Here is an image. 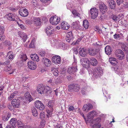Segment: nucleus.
<instances>
[{
	"mask_svg": "<svg viewBox=\"0 0 128 128\" xmlns=\"http://www.w3.org/2000/svg\"><path fill=\"white\" fill-rule=\"evenodd\" d=\"M54 74L56 76H58V71L57 69L54 70L53 72Z\"/></svg>",
	"mask_w": 128,
	"mask_h": 128,
	"instance_id": "5fc2aeb1",
	"label": "nucleus"
},
{
	"mask_svg": "<svg viewBox=\"0 0 128 128\" xmlns=\"http://www.w3.org/2000/svg\"><path fill=\"white\" fill-rule=\"evenodd\" d=\"M48 83H50L52 85H53V84L54 82V81L52 79H50L48 81Z\"/></svg>",
	"mask_w": 128,
	"mask_h": 128,
	"instance_id": "680f3d73",
	"label": "nucleus"
},
{
	"mask_svg": "<svg viewBox=\"0 0 128 128\" xmlns=\"http://www.w3.org/2000/svg\"><path fill=\"white\" fill-rule=\"evenodd\" d=\"M17 120L14 118H12L10 121V125L13 128H15L16 126Z\"/></svg>",
	"mask_w": 128,
	"mask_h": 128,
	"instance_id": "cd10ccee",
	"label": "nucleus"
},
{
	"mask_svg": "<svg viewBox=\"0 0 128 128\" xmlns=\"http://www.w3.org/2000/svg\"><path fill=\"white\" fill-rule=\"evenodd\" d=\"M68 88V90L70 91L77 92L79 90L80 87V86L77 84H73L70 85Z\"/></svg>",
	"mask_w": 128,
	"mask_h": 128,
	"instance_id": "423d86ee",
	"label": "nucleus"
},
{
	"mask_svg": "<svg viewBox=\"0 0 128 128\" xmlns=\"http://www.w3.org/2000/svg\"><path fill=\"white\" fill-rule=\"evenodd\" d=\"M108 2L109 3V6L111 9H114L116 7V2L112 0H109Z\"/></svg>",
	"mask_w": 128,
	"mask_h": 128,
	"instance_id": "bb28decb",
	"label": "nucleus"
},
{
	"mask_svg": "<svg viewBox=\"0 0 128 128\" xmlns=\"http://www.w3.org/2000/svg\"><path fill=\"white\" fill-rule=\"evenodd\" d=\"M60 18L56 16H52L50 19V23L53 25H56L60 22Z\"/></svg>",
	"mask_w": 128,
	"mask_h": 128,
	"instance_id": "0eeeda50",
	"label": "nucleus"
},
{
	"mask_svg": "<svg viewBox=\"0 0 128 128\" xmlns=\"http://www.w3.org/2000/svg\"><path fill=\"white\" fill-rule=\"evenodd\" d=\"M114 69L115 72L120 76L123 74L122 69L120 67L118 66H115L114 68Z\"/></svg>",
	"mask_w": 128,
	"mask_h": 128,
	"instance_id": "2eb2a0df",
	"label": "nucleus"
},
{
	"mask_svg": "<svg viewBox=\"0 0 128 128\" xmlns=\"http://www.w3.org/2000/svg\"><path fill=\"white\" fill-rule=\"evenodd\" d=\"M74 62L72 64V66L71 67H69L67 70L69 74L73 73L74 72H76L78 70L76 68L77 67L76 65L77 60H76L75 59L74 56Z\"/></svg>",
	"mask_w": 128,
	"mask_h": 128,
	"instance_id": "39448f33",
	"label": "nucleus"
},
{
	"mask_svg": "<svg viewBox=\"0 0 128 128\" xmlns=\"http://www.w3.org/2000/svg\"><path fill=\"white\" fill-rule=\"evenodd\" d=\"M31 111L33 115L35 116H37L38 114V113L37 110L35 107H32L31 109Z\"/></svg>",
	"mask_w": 128,
	"mask_h": 128,
	"instance_id": "c9c22d12",
	"label": "nucleus"
},
{
	"mask_svg": "<svg viewBox=\"0 0 128 128\" xmlns=\"http://www.w3.org/2000/svg\"><path fill=\"white\" fill-rule=\"evenodd\" d=\"M0 31H1V33L3 34L4 31V26H0Z\"/></svg>",
	"mask_w": 128,
	"mask_h": 128,
	"instance_id": "6e6d98bb",
	"label": "nucleus"
},
{
	"mask_svg": "<svg viewBox=\"0 0 128 128\" xmlns=\"http://www.w3.org/2000/svg\"><path fill=\"white\" fill-rule=\"evenodd\" d=\"M2 34H0V40H2L4 39L5 36Z\"/></svg>",
	"mask_w": 128,
	"mask_h": 128,
	"instance_id": "69168bd1",
	"label": "nucleus"
},
{
	"mask_svg": "<svg viewBox=\"0 0 128 128\" xmlns=\"http://www.w3.org/2000/svg\"><path fill=\"white\" fill-rule=\"evenodd\" d=\"M92 107V105L90 104H85L82 108V110L84 111H88L90 110Z\"/></svg>",
	"mask_w": 128,
	"mask_h": 128,
	"instance_id": "5701e85b",
	"label": "nucleus"
},
{
	"mask_svg": "<svg viewBox=\"0 0 128 128\" xmlns=\"http://www.w3.org/2000/svg\"><path fill=\"white\" fill-rule=\"evenodd\" d=\"M4 44L6 46H10L11 44V43L9 41L6 40L5 41Z\"/></svg>",
	"mask_w": 128,
	"mask_h": 128,
	"instance_id": "3c124183",
	"label": "nucleus"
},
{
	"mask_svg": "<svg viewBox=\"0 0 128 128\" xmlns=\"http://www.w3.org/2000/svg\"><path fill=\"white\" fill-rule=\"evenodd\" d=\"M123 2V0H116L117 3L118 5H120Z\"/></svg>",
	"mask_w": 128,
	"mask_h": 128,
	"instance_id": "e2e57ef3",
	"label": "nucleus"
},
{
	"mask_svg": "<svg viewBox=\"0 0 128 128\" xmlns=\"http://www.w3.org/2000/svg\"><path fill=\"white\" fill-rule=\"evenodd\" d=\"M17 93V92L15 91L11 94L10 96L8 98V100H11L14 96H16Z\"/></svg>",
	"mask_w": 128,
	"mask_h": 128,
	"instance_id": "a19ab883",
	"label": "nucleus"
},
{
	"mask_svg": "<svg viewBox=\"0 0 128 128\" xmlns=\"http://www.w3.org/2000/svg\"><path fill=\"white\" fill-rule=\"evenodd\" d=\"M6 17L7 19L11 21H16V16L15 15L12 13H9L6 15Z\"/></svg>",
	"mask_w": 128,
	"mask_h": 128,
	"instance_id": "aec40b11",
	"label": "nucleus"
},
{
	"mask_svg": "<svg viewBox=\"0 0 128 128\" xmlns=\"http://www.w3.org/2000/svg\"><path fill=\"white\" fill-rule=\"evenodd\" d=\"M103 71L102 69L100 67H98L93 70V74L94 76L97 78L100 77L102 74Z\"/></svg>",
	"mask_w": 128,
	"mask_h": 128,
	"instance_id": "7ed1b4c3",
	"label": "nucleus"
},
{
	"mask_svg": "<svg viewBox=\"0 0 128 128\" xmlns=\"http://www.w3.org/2000/svg\"><path fill=\"white\" fill-rule=\"evenodd\" d=\"M46 31L48 35H50L53 33L54 30L52 26H49L46 28Z\"/></svg>",
	"mask_w": 128,
	"mask_h": 128,
	"instance_id": "412c9836",
	"label": "nucleus"
},
{
	"mask_svg": "<svg viewBox=\"0 0 128 128\" xmlns=\"http://www.w3.org/2000/svg\"><path fill=\"white\" fill-rule=\"evenodd\" d=\"M97 114V112L95 110L92 111L88 114L86 123H90L92 128H100L101 126L100 124L99 123L100 120V118H97L95 120L93 119V118Z\"/></svg>",
	"mask_w": 128,
	"mask_h": 128,
	"instance_id": "f257e3e1",
	"label": "nucleus"
},
{
	"mask_svg": "<svg viewBox=\"0 0 128 128\" xmlns=\"http://www.w3.org/2000/svg\"><path fill=\"white\" fill-rule=\"evenodd\" d=\"M79 53L80 55L82 56H85L86 55V49L84 48H80Z\"/></svg>",
	"mask_w": 128,
	"mask_h": 128,
	"instance_id": "c85d7f7f",
	"label": "nucleus"
},
{
	"mask_svg": "<svg viewBox=\"0 0 128 128\" xmlns=\"http://www.w3.org/2000/svg\"><path fill=\"white\" fill-rule=\"evenodd\" d=\"M39 54L42 56H43L45 55V52L43 51H41L39 52Z\"/></svg>",
	"mask_w": 128,
	"mask_h": 128,
	"instance_id": "bf43d9fd",
	"label": "nucleus"
},
{
	"mask_svg": "<svg viewBox=\"0 0 128 128\" xmlns=\"http://www.w3.org/2000/svg\"><path fill=\"white\" fill-rule=\"evenodd\" d=\"M54 104V101L53 100L50 101L48 104V106L50 108H52Z\"/></svg>",
	"mask_w": 128,
	"mask_h": 128,
	"instance_id": "a18cd8bd",
	"label": "nucleus"
},
{
	"mask_svg": "<svg viewBox=\"0 0 128 128\" xmlns=\"http://www.w3.org/2000/svg\"><path fill=\"white\" fill-rule=\"evenodd\" d=\"M32 6L34 7H36L37 6V2L36 1L32 2Z\"/></svg>",
	"mask_w": 128,
	"mask_h": 128,
	"instance_id": "338daca9",
	"label": "nucleus"
},
{
	"mask_svg": "<svg viewBox=\"0 0 128 128\" xmlns=\"http://www.w3.org/2000/svg\"><path fill=\"white\" fill-rule=\"evenodd\" d=\"M18 35L22 39V40L24 42L26 41L28 38L27 35L25 33L20 31L18 32Z\"/></svg>",
	"mask_w": 128,
	"mask_h": 128,
	"instance_id": "dca6fc26",
	"label": "nucleus"
},
{
	"mask_svg": "<svg viewBox=\"0 0 128 128\" xmlns=\"http://www.w3.org/2000/svg\"><path fill=\"white\" fill-rule=\"evenodd\" d=\"M19 58L21 60L20 62V63L22 62H23L26 61L27 59V56L26 54H22L20 55Z\"/></svg>",
	"mask_w": 128,
	"mask_h": 128,
	"instance_id": "2f4dec72",
	"label": "nucleus"
},
{
	"mask_svg": "<svg viewBox=\"0 0 128 128\" xmlns=\"http://www.w3.org/2000/svg\"><path fill=\"white\" fill-rule=\"evenodd\" d=\"M99 8L100 11L103 14L106 12L107 10V6L103 3H101L100 4Z\"/></svg>",
	"mask_w": 128,
	"mask_h": 128,
	"instance_id": "ddd939ff",
	"label": "nucleus"
},
{
	"mask_svg": "<svg viewBox=\"0 0 128 128\" xmlns=\"http://www.w3.org/2000/svg\"><path fill=\"white\" fill-rule=\"evenodd\" d=\"M61 58L59 56L56 55L54 56L52 58V62L56 64H59L61 62Z\"/></svg>",
	"mask_w": 128,
	"mask_h": 128,
	"instance_id": "f8f14e48",
	"label": "nucleus"
},
{
	"mask_svg": "<svg viewBox=\"0 0 128 128\" xmlns=\"http://www.w3.org/2000/svg\"><path fill=\"white\" fill-rule=\"evenodd\" d=\"M30 57L31 59L34 61L38 62L39 60L38 56L36 54H31L30 55Z\"/></svg>",
	"mask_w": 128,
	"mask_h": 128,
	"instance_id": "473e14b6",
	"label": "nucleus"
},
{
	"mask_svg": "<svg viewBox=\"0 0 128 128\" xmlns=\"http://www.w3.org/2000/svg\"><path fill=\"white\" fill-rule=\"evenodd\" d=\"M11 115L10 113H8L7 114L3 116L2 120L4 121H7L10 116Z\"/></svg>",
	"mask_w": 128,
	"mask_h": 128,
	"instance_id": "58836bf2",
	"label": "nucleus"
},
{
	"mask_svg": "<svg viewBox=\"0 0 128 128\" xmlns=\"http://www.w3.org/2000/svg\"><path fill=\"white\" fill-rule=\"evenodd\" d=\"M36 40V39L35 38H33L30 44L29 47L30 48H33L35 46V43Z\"/></svg>",
	"mask_w": 128,
	"mask_h": 128,
	"instance_id": "ea45409f",
	"label": "nucleus"
},
{
	"mask_svg": "<svg viewBox=\"0 0 128 128\" xmlns=\"http://www.w3.org/2000/svg\"><path fill=\"white\" fill-rule=\"evenodd\" d=\"M11 52H9L7 54V56L10 59H12L14 57V56Z\"/></svg>",
	"mask_w": 128,
	"mask_h": 128,
	"instance_id": "c03bdc74",
	"label": "nucleus"
},
{
	"mask_svg": "<svg viewBox=\"0 0 128 128\" xmlns=\"http://www.w3.org/2000/svg\"><path fill=\"white\" fill-rule=\"evenodd\" d=\"M33 21L37 26H40L41 24V20L39 18L34 17Z\"/></svg>",
	"mask_w": 128,
	"mask_h": 128,
	"instance_id": "393cba45",
	"label": "nucleus"
},
{
	"mask_svg": "<svg viewBox=\"0 0 128 128\" xmlns=\"http://www.w3.org/2000/svg\"><path fill=\"white\" fill-rule=\"evenodd\" d=\"M4 88V86L0 84V95L3 93Z\"/></svg>",
	"mask_w": 128,
	"mask_h": 128,
	"instance_id": "864d4df0",
	"label": "nucleus"
},
{
	"mask_svg": "<svg viewBox=\"0 0 128 128\" xmlns=\"http://www.w3.org/2000/svg\"><path fill=\"white\" fill-rule=\"evenodd\" d=\"M70 27V25L66 22H62L61 25V28L63 30H67Z\"/></svg>",
	"mask_w": 128,
	"mask_h": 128,
	"instance_id": "b1692460",
	"label": "nucleus"
},
{
	"mask_svg": "<svg viewBox=\"0 0 128 128\" xmlns=\"http://www.w3.org/2000/svg\"><path fill=\"white\" fill-rule=\"evenodd\" d=\"M82 38H78L76 41L75 42L73 43V45H77L78 44L79 42L82 40Z\"/></svg>",
	"mask_w": 128,
	"mask_h": 128,
	"instance_id": "603ef678",
	"label": "nucleus"
},
{
	"mask_svg": "<svg viewBox=\"0 0 128 128\" xmlns=\"http://www.w3.org/2000/svg\"><path fill=\"white\" fill-rule=\"evenodd\" d=\"M115 55L120 60L123 59L124 56L123 52L120 49L116 51Z\"/></svg>",
	"mask_w": 128,
	"mask_h": 128,
	"instance_id": "6e6552de",
	"label": "nucleus"
},
{
	"mask_svg": "<svg viewBox=\"0 0 128 128\" xmlns=\"http://www.w3.org/2000/svg\"><path fill=\"white\" fill-rule=\"evenodd\" d=\"M80 25L79 23L76 22H74L72 26V28L76 30L80 29Z\"/></svg>",
	"mask_w": 128,
	"mask_h": 128,
	"instance_id": "72a5a7b5",
	"label": "nucleus"
},
{
	"mask_svg": "<svg viewBox=\"0 0 128 128\" xmlns=\"http://www.w3.org/2000/svg\"><path fill=\"white\" fill-rule=\"evenodd\" d=\"M98 10L95 8H92L88 12L89 15L93 19H95L98 16Z\"/></svg>",
	"mask_w": 128,
	"mask_h": 128,
	"instance_id": "20e7f679",
	"label": "nucleus"
},
{
	"mask_svg": "<svg viewBox=\"0 0 128 128\" xmlns=\"http://www.w3.org/2000/svg\"><path fill=\"white\" fill-rule=\"evenodd\" d=\"M109 60L110 62H112V61H113L114 60H116V59L114 58H111L109 59Z\"/></svg>",
	"mask_w": 128,
	"mask_h": 128,
	"instance_id": "774afa93",
	"label": "nucleus"
},
{
	"mask_svg": "<svg viewBox=\"0 0 128 128\" xmlns=\"http://www.w3.org/2000/svg\"><path fill=\"white\" fill-rule=\"evenodd\" d=\"M95 30L98 33L100 34L102 32L101 30L99 29L98 27H96L95 29Z\"/></svg>",
	"mask_w": 128,
	"mask_h": 128,
	"instance_id": "13d9d810",
	"label": "nucleus"
},
{
	"mask_svg": "<svg viewBox=\"0 0 128 128\" xmlns=\"http://www.w3.org/2000/svg\"><path fill=\"white\" fill-rule=\"evenodd\" d=\"M9 9L10 10L13 11L15 12L18 10V9L17 8H16L14 7H11L9 8Z\"/></svg>",
	"mask_w": 128,
	"mask_h": 128,
	"instance_id": "052dcab7",
	"label": "nucleus"
},
{
	"mask_svg": "<svg viewBox=\"0 0 128 128\" xmlns=\"http://www.w3.org/2000/svg\"><path fill=\"white\" fill-rule=\"evenodd\" d=\"M78 113H80L81 115L82 116V117H83V118H84V119L85 120V122H86V118H85V117L84 114H83L82 112H81V111H80V109L79 108H78Z\"/></svg>",
	"mask_w": 128,
	"mask_h": 128,
	"instance_id": "09e8293b",
	"label": "nucleus"
},
{
	"mask_svg": "<svg viewBox=\"0 0 128 128\" xmlns=\"http://www.w3.org/2000/svg\"><path fill=\"white\" fill-rule=\"evenodd\" d=\"M105 51L107 55H110L112 51L111 48L109 46H107L105 48Z\"/></svg>",
	"mask_w": 128,
	"mask_h": 128,
	"instance_id": "c756f323",
	"label": "nucleus"
},
{
	"mask_svg": "<svg viewBox=\"0 0 128 128\" xmlns=\"http://www.w3.org/2000/svg\"><path fill=\"white\" fill-rule=\"evenodd\" d=\"M42 61L44 64L46 66H50L51 64V61L49 59L46 58H42Z\"/></svg>",
	"mask_w": 128,
	"mask_h": 128,
	"instance_id": "f3484780",
	"label": "nucleus"
},
{
	"mask_svg": "<svg viewBox=\"0 0 128 128\" xmlns=\"http://www.w3.org/2000/svg\"><path fill=\"white\" fill-rule=\"evenodd\" d=\"M52 109L51 110H46V111L47 114H46V116L48 118H49V117L51 116L52 114Z\"/></svg>",
	"mask_w": 128,
	"mask_h": 128,
	"instance_id": "37998d69",
	"label": "nucleus"
},
{
	"mask_svg": "<svg viewBox=\"0 0 128 128\" xmlns=\"http://www.w3.org/2000/svg\"><path fill=\"white\" fill-rule=\"evenodd\" d=\"M73 36L72 32H70L66 34V40L68 42H71L73 39Z\"/></svg>",
	"mask_w": 128,
	"mask_h": 128,
	"instance_id": "6ab92c4d",
	"label": "nucleus"
},
{
	"mask_svg": "<svg viewBox=\"0 0 128 128\" xmlns=\"http://www.w3.org/2000/svg\"><path fill=\"white\" fill-rule=\"evenodd\" d=\"M83 25L86 29L88 28L89 26V23L88 20H84L83 22Z\"/></svg>",
	"mask_w": 128,
	"mask_h": 128,
	"instance_id": "e433bc0d",
	"label": "nucleus"
},
{
	"mask_svg": "<svg viewBox=\"0 0 128 128\" xmlns=\"http://www.w3.org/2000/svg\"><path fill=\"white\" fill-rule=\"evenodd\" d=\"M65 44L62 42H60L57 46L58 48H61L63 49H64L65 48Z\"/></svg>",
	"mask_w": 128,
	"mask_h": 128,
	"instance_id": "79ce46f5",
	"label": "nucleus"
},
{
	"mask_svg": "<svg viewBox=\"0 0 128 128\" xmlns=\"http://www.w3.org/2000/svg\"><path fill=\"white\" fill-rule=\"evenodd\" d=\"M24 96L27 101H28V102H30L32 100L33 98L28 92H27L26 93L24 94Z\"/></svg>",
	"mask_w": 128,
	"mask_h": 128,
	"instance_id": "a878e982",
	"label": "nucleus"
},
{
	"mask_svg": "<svg viewBox=\"0 0 128 128\" xmlns=\"http://www.w3.org/2000/svg\"><path fill=\"white\" fill-rule=\"evenodd\" d=\"M11 66L9 65L5 67L4 70L6 71L9 72H8L9 74H12L14 71V69H11Z\"/></svg>",
	"mask_w": 128,
	"mask_h": 128,
	"instance_id": "7c9ffc66",
	"label": "nucleus"
},
{
	"mask_svg": "<svg viewBox=\"0 0 128 128\" xmlns=\"http://www.w3.org/2000/svg\"><path fill=\"white\" fill-rule=\"evenodd\" d=\"M90 62L91 64L93 66H96L98 64V62L94 58H91Z\"/></svg>",
	"mask_w": 128,
	"mask_h": 128,
	"instance_id": "4c0bfd02",
	"label": "nucleus"
},
{
	"mask_svg": "<svg viewBox=\"0 0 128 128\" xmlns=\"http://www.w3.org/2000/svg\"><path fill=\"white\" fill-rule=\"evenodd\" d=\"M80 62L81 64L84 67H86V66H89V61L87 58H81L80 60Z\"/></svg>",
	"mask_w": 128,
	"mask_h": 128,
	"instance_id": "9b49d317",
	"label": "nucleus"
},
{
	"mask_svg": "<svg viewBox=\"0 0 128 128\" xmlns=\"http://www.w3.org/2000/svg\"><path fill=\"white\" fill-rule=\"evenodd\" d=\"M51 88L48 86H44L41 84L39 85L37 88L38 92L40 94L50 93Z\"/></svg>",
	"mask_w": 128,
	"mask_h": 128,
	"instance_id": "f03ea898",
	"label": "nucleus"
},
{
	"mask_svg": "<svg viewBox=\"0 0 128 128\" xmlns=\"http://www.w3.org/2000/svg\"><path fill=\"white\" fill-rule=\"evenodd\" d=\"M35 105L36 107L40 110H43L45 108L43 104L40 101L38 100L35 102Z\"/></svg>",
	"mask_w": 128,
	"mask_h": 128,
	"instance_id": "1a4fd4ad",
	"label": "nucleus"
},
{
	"mask_svg": "<svg viewBox=\"0 0 128 128\" xmlns=\"http://www.w3.org/2000/svg\"><path fill=\"white\" fill-rule=\"evenodd\" d=\"M123 50H124L126 52H128V47L126 46H124V47L123 48Z\"/></svg>",
	"mask_w": 128,
	"mask_h": 128,
	"instance_id": "0e129e2a",
	"label": "nucleus"
},
{
	"mask_svg": "<svg viewBox=\"0 0 128 128\" xmlns=\"http://www.w3.org/2000/svg\"><path fill=\"white\" fill-rule=\"evenodd\" d=\"M98 52V50L96 48H90L88 50L89 54L92 56H94Z\"/></svg>",
	"mask_w": 128,
	"mask_h": 128,
	"instance_id": "a211bd4d",
	"label": "nucleus"
},
{
	"mask_svg": "<svg viewBox=\"0 0 128 128\" xmlns=\"http://www.w3.org/2000/svg\"><path fill=\"white\" fill-rule=\"evenodd\" d=\"M20 15L22 16H26L28 14V10L26 8H22L19 11Z\"/></svg>",
	"mask_w": 128,
	"mask_h": 128,
	"instance_id": "9d476101",
	"label": "nucleus"
},
{
	"mask_svg": "<svg viewBox=\"0 0 128 128\" xmlns=\"http://www.w3.org/2000/svg\"><path fill=\"white\" fill-rule=\"evenodd\" d=\"M11 104L13 107L18 108L20 105V100L16 99H13L12 102Z\"/></svg>",
	"mask_w": 128,
	"mask_h": 128,
	"instance_id": "4be33fe9",
	"label": "nucleus"
},
{
	"mask_svg": "<svg viewBox=\"0 0 128 128\" xmlns=\"http://www.w3.org/2000/svg\"><path fill=\"white\" fill-rule=\"evenodd\" d=\"M45 121L44 120H42L40 122V125L39 126V128H43L44 126Z\"/></svg>",
	"mask_w": 128,
	"mask_h": 128,
	"instance_id": "49530a36",
	"label": "nucleus"
},
{
	"mask_svg": "<svg viewBox=\"0 0 128 128\" xmlns=\"http://www.w3.org/2000/svg\"><path fill=\"white\" fill-rule=\"evenodd\" d=\"M28 67L30 69L34 70L36 68V64L33 61H29L28 62Z\"/></svg>",
	"mask_w": 128,
	"mask_h": 128,
	"instance_id": "4468645a",
	"label": "nucleus"
},
{
	"mask_svg": "<svg viewBox=\"0 0 128 128\" xmlns=\"http://www.w3.org/2000/svg\"><path fill=\"white\" fill-rule=\"evenodd\" d=\"M72 14L74 16H80V14L77 12L76 11V10H72Z\"/></svg>",
	"mask_w": 128,
	"mask_h": 128,
	"instance_id": "de8ad7c7",
	"label": "nucleus"
},
{
	"mask_svg": "<svg viewBox=\"0 0 128 128\" xmlns=\"http://www.w3.org/2000/svg\"><path fill=\"white\" fill-rule=\"evenodd\" d=\"M103 94H104L106 98L108 97L110 98V95L109 94H108V92L107 91L105 90H103Z\"/></svg>",
	"mask_w": 128,
	"mask_h": 128,
	"instance_id": "8fccbe9b",
	"label": "nucleus"
},
{
	"mask_svg": "<svg viewBox=\"0 0 128 128\" xmlns=\"http://www.w3.org/2000/svg\"><path fill=\"white\" fill-rule=\"evenodd\" d=\"M45 115L43 112H41L40 114V117L42 119L44 117Z\"/></svg>",
	"mask_w": 128,
	"mask_h": 128,
	"instance_id": "4d7b16f0",
	"label": "nucleus"
},
{
	"mask_svg": "<svg viewBox=\"0 0 128 128\" xmlns=\"http://www.w3.org/2000/svg\"><path fill=\"white\" fill-rule=\"evenodd\" d=\"M17 124L18 128H25L26 126H25L24 124L22 122L21 120H18L17 121Z\"/></svg>",
	"mask_w": 128,
	"mask_h": 128,
	"instance_id": "f704fd0d",
	"label": "nucleus"
}]
</instances>
